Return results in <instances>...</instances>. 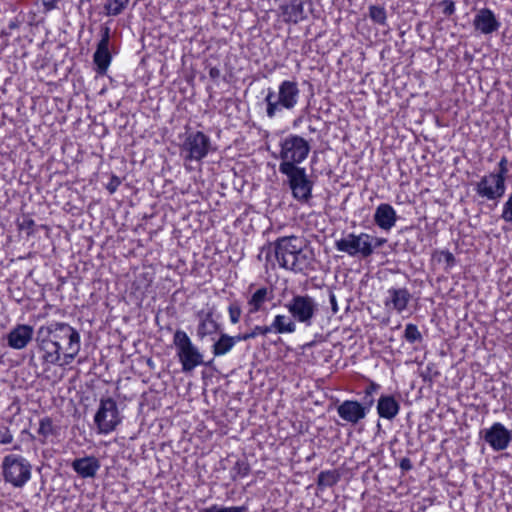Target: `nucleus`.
<instances>
[{"label":"nucleus","instance_id":"27","mask_svg":"<svg viewBox=\"0 0 512 512\" xmlns=\"http://www.w3.org/2000/svg\"><path fill=\"white\" fill-rule=\"evenodd\" d=\"M38 434L43 437L44 440H48L58 434V429L54 426L53 421L49 417H45L39 422Z\"/></svg>","mask_w":512,"mask_h":512},{"label":"nucleus","instance_id":"29","mask_svg":"<svg viewBox=\"0 0 512 512\" xmlns=\"http://www.w3.org/2000/svg\"><path fill=\"white\" fill-rule=\"evenodd\" d=\"M339 481V474L333 470L322 471L318 475L317 483L319 486L332 487Z\"/></svg>","mask_w":512,"mask_h":512},{"label":"nucleus","instance_id":"25","mask_svg":"<svg viewBox=\"0 0 512 512\" xmlns=\"http://www.w3.org/2000/svg\"><path fill=\"white\" fill-rule=\"evenodd\" d=\"M238 343L236 336H230L222 333L217 341L212 345V354L214 357H220L228 354Z\"/></svg>","mask_w":512,"mask_h":512},{"label":"nucleus","instance_id":"11","mask_svg":"<svg viewBox=\"0 0 512 512\" xmlns=\"http://www.w3.org/2000/svg\"><path fill=\"white\" fill-rule=\"evenodd\" d=\"M505 191V178H502V175H496L495 172L482 176L475 184L476 194L489 201H498L504 196Z\"/></svg>","mask_w":512,"mask_h":512},{"label":"nucleus","instance_id":"16","mask_svg":"<svg viewBox=\"0 0 512 512\" xmlns=\"http://www.w3.org/2000/svg\"><path fill=\"white\" fill-rule=\"evenodd\" d=\"M411 299L412 295L407 288L392 287L387 290L384 305L388 311H395L400 314L407 309Z\"/></svg>","mask_w":512,"mask_h":512},{"label":"nucleus","instance_id":"18","mask_svg":"<svg viewBox=\"0 0 512 512\" xmlns=\"http://www.w3.org/2000/svg\"><path fill=\"white\" fill-rule=\"evenodd\" d=\"M196 317L198 320L196 335L199 340H204L206 337L217 334L220 325L214 319L211 309L198 311Z\"/></svg>","mask_w":512,"mask_h":512},{"label":"nucleus","instance_id":"15","mask_svg":"<svg viewBox=\"0 0 512 512\" xmlns=\"http://www.w3.org/2000/svg\"><path fill=\"white\" fill-rule=\"evenodd\" d=\"M110 42V29L108 27L103 28L102 37L97 45V49L93 55V61L96 65V72L98 74H105L111 63L112 57L109 51Z\"/></svg>","mask_w":512,"mask_h":512},{"label":"nucleus","instance_id":"3","mask_svg":"<svg viewBox=\"0 0 512 512\" xmlns=\"http://www.w3.org/2000/svg\"><path fill=\"white\" fill-rule=\"evenodd\" d=\"M300 90L295 81L284 80L278 86V91L268 88L265 96L266 114L274 118L282 109L292 110L299 100Z\"/></svg>","mask_w":512,"mask_h":512},{"label":"nucleus","instance_id":"8","mask_svg":"<svg viewBox=\"0 0 512 512\" xmlns=\"http://www.w3.org/2000/svg\"><path fill=\"white\" fill-rule=\"evenodd\" d=\"M3 476L14 487L24 486L31 478V465L22 456L10 454L2 462Z\"/></svg>","mask_w":512,"mask_h":512},{"label":"nucleus","instance_id":"21","mask_svg":"<svg viewBox=\"0 0 512 512\" xmlns=\"http://www.w3.org/2000/svg\"><path fill=\"white\" fill-rule=\"evenodd\" d=\"M268 334H293L297 329V321L289 314H276L270 325H265Z\"/></svg>","mask_w":512,"mask_h":512},{"label":"nucleus","instance_id":"40","mask_svg":"<svg viewBox=\"0 0 512 512\" xmlns=\"http://www.w3.org/2000/svg\"><path fill=\"white\" fill-rule=\"evenodd\" d=\"M380 386L374 382H371L366 388H365V394L366 396H372L374 393H376L379 390Z\"/></svg>","mask_w":512,"mask_h":512},{"label":"nucleus","instance_id":"23","mask_svg":"<svg viewBox=\"0 0 512 512\" xmlns=\"http://www.w3.org/2000/svg\"><path fill=\"white\" fill-rule=\"evenodd\" d=\"M272 298L271 291L266 287L255 290L247 300L248 314H255L262 310L264 305Z\"/></svg>","mask_w":512,"mask_h":512},{"label":"nucleus","instance_id":"33","mask_svg":"<svg viewBox=\"0 0 512 512\" xmlns=\"http://www.w3.org/2000/svg\"><path fill=\"white\" fill-rule=\"evenodd\" d=\"M404 338L409 343H415L422 340V335L415 324L409 323L405 327Z\"/></svg>","mask_w":512,"mask_h":512},{"label":"nucleus","instance_id":"44","mask_svg":"<svg viewBox=\"0 0 512 512\" xmlns=\"http://www.w3.org/2000/svg\"><path fill=\"white\" fill-rule=\"evenodd\" d=\"M331 303H332V306H333L334 311L336 312V311H337V308H336V299H335V296H334V295H332V296H331Z\"/></svg>","mask_w":512,"mask_h":512},{"label":"nucleus","instance_id":"24","mask_svg":"<svg viewBox=\"0 0 512 512\" xmlns=\"http://www.w3.org/2000/svg\"><path fill=\"white\" fill-rule=\"evenodd\" d=\"M400 405L393 396L383 395L379 398L377 412L381 418L392 420L399 413Z\"/></svg>","mask_w":512,"mask_h":512},{"label":"nucleus","instance_id":"10","mask_svg":"<svg viewBox=\"0 0 512 512\" xmlns=\"http://www.w3.org/2000/svg\"><path fill=\"white\" fill-rule=\"evenodd\" d=\"M185 161H201L211 150L210 138L201 131L187 134L181 147Z\"/></svg>","mask_w":512,"mask_h":512},{"label":"nucleus","instance_id":"22","mask_svg":"<svg viewBox=\"0 0 512 512\" xmlns=\"http://www.w3.org/2000/svg\"><path fill=\"white\" fill-rule=\"evenodd\" d=\"M74 471L83 478H92L100 468V463L94 456L75 459L72 463Z\"/></svg>","mask_w":512,"mask_h":512},{"label":"nucleus","instance_id":"45","mask_svg":"<svg viewBox=\"0 0 512 512\" xmlns=\"http://www.w3.org/2000/svg\"><path fill=\"white\" fill-rule=\"evenodd\" d=\"M247 474H248V468H247V467H245V468H244V472H243L242 476H246Z\"/></svg>","mask_w":512,"mask_h":512},{"label":"nucleus","instance_id":"34","mask_svg":"<svg viewBox=\"0 0 512 512\" xmlns=\"http://www.w3.org/2000/svg\"><path fill=\"white\" fill-rule=\"evenodd\" d=\"M245 506H221L217 504H213L207 508L201 509L199 512H245Z\"/></svg>","mask_w":512,"mask_h":512},{"label":"nucleus","instance_id":"5","mask_svg":"<svg viewBox=\"0 0 512 512\" xmlns=\"http://www.w3.org/2000/svg\"><path fill=\"white\" fill-rule=\"evenodd\" d=\"M173 344L183 372H191L197 366L203 364L202 353L198 347L193 344L185 331L180 329L175 331L173 335Z\"/></svg>","mask_w":512,"mask_h":512},{"label":"nucleus","instance_id":"41","mask_svg":"<svg viewBox=\"0 0 512 512\" xmlns=\"http://www.w3.org/2000/svg\"><path fill=\"white\" fill-rule=\"evenodd\" d=\"M385 242H386V239H384V238H378V237H374V236H373V241H372V243H373V250H374L375 248H379V247H381Z\"/></svg>","mask_w":512,"mask_h":512},{"label":"nucleus","instance_id":"7","mask_svg":"<svg viewBox=\"0 0 512 512\" xmlns=\"http://www.w3.org/2000/svg\"><path fill=\"white\" fill-rule=\"evenodd\" d=\"M373 236L361 232L348 233L335 241V249L351 257L368 258L373 254Z\"/></svg>","mask_w":512,"mask_h":512},{"label":"nucleus","instance_id":"26","mask_svg":"<svg viewBox=\"0 0 512 512\" xmlns=\"http://www.w3.org/2000/svg\"><path fill=\"white\" fill-rule=\"evenodd\" d=\"M281 16L285 22L297 23L302 19L303 6L293 1L283 3L279 7Z\"/></svg>","mask_w":512,"mask_h":512},{"label":"nucleus","instance_id":"31","mask_svg":"<svg viewBox=\"0 0 512 512\" xmlns=\"http://www.w3.org/2000/svg\"><path fill=\"white\" fill-rule=\"evenodd\" d=\"M433 258L437 262L443 263L445 265V269H451L456 263L454 255L448 250L436 251L433 254Z\"/></svg>","mask_w":512,"mask_h":512},{"label":"nucleus","instance_id":"12","mask_svg":"<svg viewBox=\"0 0 512 512\" xmlns=\"http://www.w3.org/2000/svg\"><path fill=\"white\" fill-rule=\"evenodd\" d=\"M281 173L287 176L294 199L300 203H307L312 197L313 183L308 179L306 170L298 168Z\"/></svg>","mask_w":512,"mask_h":512},{"label":"nucleus","instance_id":"39","mask_svg":"<svg viewBox=\"0 0 512 512\" xmlns=\"http://www.w3.org/2000/svg\"><path fill=\"white\" fill-rule=\"evenodd\" d=\"M46 11H51L57 7L59 0H40Z\"/></svg>","mask_w":512,"mask_h":512},{"label":"nucleus","instance_id":"1","mask_svg":"<svg viewBox=\"0 0 512 512\" xmlns=\"http://www.w3.org/2000/svg\"><path fill=\"white\" fill-rule=\"evenodd\" d=\"M36 340L45 364L70 365L81 349L80 333L66 322L52 321L40 326Z\"/></svg>","mask_w":512,"mask_h":512},{"label":"nucleus","instance_id":"32","mask_svg":"<svg viewBox=\"0 0 512 512\" xmlns=\"http://www.w3.org/2000/svg\"><path fill=\"white\" fill-rule=\"evenodd\" d=\"M268 335V330L266 326L256 325L249 332L244 334L236 335L238 342L247 341L249 339H254L258 336H266Z\"/></svg>","mask_w":512,"mask_h":512},{"label":"nucleus","instance_id":"28","mask_svg":"<svg viewBox=\"0 0 512 512\" xmlns=\"http://www.w3.org/2000/svg\"><path fill=\"white\" fill-rule=\"evenodd\" d=\"M129 0H106L104 10L108 16H117L127 7Z\"/></svg>","mask_w":512,"mask_h":512},{"label":"nucleus","instance_id":"35","mask_svg":"<svg viewBox=\"0 0 512 512\" xmlns=\"http://www.w3.org/2000/svg\"><path fill=\"white\" fill-rule=\"evenodd\" d=\"M241 314L242 310L238 303H231L228 306L229 320L232 324H237L240 321Z\"/></svg>","mask_w":512,"mask_h":512},{"label":"nucleus","instance_id":"37","mask_svg":"<svg viewBox=\"0 0 512 512\" xmlns=\"http://www.w3.org/2000/svg\"><path fill=\"white\" fill-rule=\"evenodd\" d=\"M441 5L445 15H452L455 12V4L452 0H443Z\"/></svg>","mask_w":512,"mask_h":512},{"label":"nucleus","instance_id":"42","mask_svg":"<svg viewBox=\"0 0 512 512\" xmlns=\"http://www.w3.org/2000/svg\"><path fill=\"white\" fill-rule=\"evenodd\" d=\"M400 467L403 469V470H409L411 468V462L409 459L407 458H404L401 460V463H400Z\"/></svg>","mask_w":512,"mask_h":512},{"label":"nucleus","instance_id":"9","mask_svg":"<svg viewBox=\"0 0 512 512\" xmlns=\"http://www.w3.org/2000/svg\"><path fill=\"white\" fill-rule=\"evenodd\" d=\"M122 417L114 399L101 398L99 407L94 416V423L98 434H109L121 423Z\"/></svg>","mask_w":512,"mask_h":512},{"label":"nucleus","instance_id":"36","mask_svg":"<svg viewBox=\"0 0 512 512\" xmlns=\"http://www.w3.org/2000/svg\"><path fill=\"white\" fill-rule=\"evenodd\" d=\"M13 441V435L6 427L0 429V444H10Z\"/></svg>","mask_w":512,"mask_h":512},{"label":"nucleus","instance_id":"6","mask_svg":"<svg viewBox=\"0 0 512 512\" xmlns=\"http://www.w3.org/2000/svg\"><path fill=\"white\" fill-rule=\"evenodd\" d=\"M284 308L297 323L310 327L318 314L319 305L316 299L308 294H296L284 304Z\"/></svg>","mask_w":512,"mask_h":512},{"label":"nucleus","instance_id":"14","mask_svg":"<svg viewBox=\"0 0 512 512\" xmlns=\"http://www.w3.org/2000/svg\"><path fill=\"white\" fill-rule=\"evenodd\" d=\"M373 405V399L365 407L358 401L345 400L337 407V413L341 419L351 424H357L359 421L364 419L369 411V408Z\"/></svg>","mask_w":512,"mask_h":512},{"label":"nucleus","instance_id":"2","mask_svg":"<svg viewBox=\"0 0 512 512\" xmlns=\"http://www.w3.org/2000/svg\"><path fill=\"white\" fill-rule=\"evenodd\" d=\"M275 254L279 265L294 272L311 267L314 256L307 240L302 236H285L275 242Z\"/></svg>","mask_w":512,"mask_h":512},{"label":"nucleus","instance_id":"43","mask_svg":"<svg viewBox=\"0 0 512 512\" xmlns=\"http://www.w3.org/2000/svg\"><path fill=\"white\" fill-rule=\"evenodd\" d=\"M119 185V181L116 179L115 180V183L114 181H112L108 186H107V189L109 190L110 193H114L117 189V186Z\"/></svg>","mask_w":512,"mask_h":512},{"label":"nucleus","instance_id":"19","mask_svg":"<svg viewBox=\"0 0 512 512\" xmlns=\"http://www.w3.org/2000/svg\"><path fill=\"white\" fill-rule=\"evenodd\" d=\"M33 328L30 325H17L7 335V343L13 349L25 348L33 337Z\"/></svg>","mask_w":512,"mask_h":512},{"label":"nucleus","instance_id":"20","mask_svg":"<svg viewBox=\"0 0 512 512\" xmlns=\"http://www.w3.org/2000/svg\"><path fill=\"white\" fill-rule=\"evenodd\" d=\"M397 221L396 210L388 203H381L376 207L374 222L382 230L389 231Z\"/></svg>","mask_w":512,"mask_h":512},{"label":"nucleus","instance_id":"17","mask_svg":"<svg viewBox=\"0 0 512 512\" xmlns=\"http://www.w3.org/2000/svg\"><path fill=\"white\" fill-rule=\"evenodd\" d=\"M500 25L501 24L495 13L488 8L478 10L473 19L474 29L484 35H489L498 31Z\"/></svg>","mask_w":512,"mask_h":512},{"label":"nucleus","instance_id":"30","mask_svg":"<svg viewBox=\"0 0 512 512\" xmlns=\"http://www.w3.org/2000/svg\"><path fill=\"white\" fill-rule=\"evenodd\" d=\"M369 17L370 19L378 24V25H386L387 24V13L386 9L383 6L372 5L369 7Z\"/></svg>","mask_w":512,"mask_h":512},{"label":"nucleus","instance_id":"13","mask_svg":"<svg viewBox=\"0 0 512 512\" xmlns=\"http://www.w3.org/2000/svg\"><path fill=\"white\" fill-rule=\"evenodd\" d=\"M483 438L494 451L505 450L512 440L511 432L500 422L483 431Z\"/></svg>","mask_w":512,"mask_h":512},{"label":"nucleus","instance_id":"38","mask_svg":"<svg viewBox=\"0 0 512 512\" xmlns=\"http://www.w3.org/2000/svg\"><path fill=\"white\" fill-rule=\"evenodd\" d=\"M507 164H508L507 159L505 157H503L500 160L499 164H498L499 171L497 173H495V174L496 175H502V178H505L506 173L508 171Z\"/></svg>","mask_w":512,"mask_h":512},{"label":"nucleus","instance_id":"4","mask_svg":"<svg viewBox=\"0 0 512 512\" xmlns=\"http://www.w3.org/2000/svg\"><path fill=\"white\" fill-rule=\"evenodd\" d=\"M310 152V145L303 137L298 135H289L280 143L279 165L280 172L293 171L298 169V164L302 163Z\"/></svg>","mask_w":512,"mask_h":512},{"label":"nucleus","instance_id":"46","mask_svg":"<svg viewBox=\"0 0 512 512\" xmlns=\"http://www.w3.org/2000/svg\"><path fill=\"white\" fill-rule=\"evenodd\" d=\"M210 75H211V76L215 75L214 70H211V71H210Z\"/></svg>","mask_w":512,"mask_h":512}]
</instances>
